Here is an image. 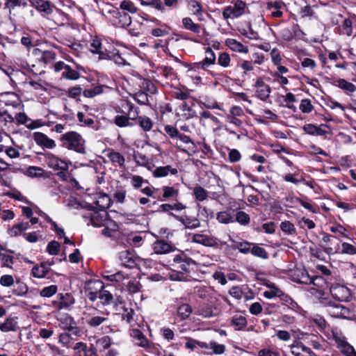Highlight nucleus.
I'll return each instance as SVG.
<instances>
[{
  "label": "nucleus",
  "mask_w": 356,
  "mask_h": 356,
  "mask_svg": "<svg viewBox=\"0 0 356 356\" xmlns=\"http://www.w3.org/2000/svg\"><path fill=\"white\" fill-rule=\"evenodd\" d=\"M44 173V170L40 167L30 166L26 170V175L31 177H41Z\"/></svg>",
  "instance_id": "60"
},
{
  "label": "nucleus",
  "mask_w": 356,
  "mask_h": 356,
  "mask_svg": "<svg viewBox=\"0 0 356 356\" xmlns=\"http://www.w3.org/2000/svg\"><path fill=\"white\" fill-rule=\"evenodd\" d=\"M130 335L133 338L136 346L144 348L149 352L154 348V343L149 341L140 330L133 329L131 331Z\"/></svg>",
  "instance_id": "12"
},
{
  "label": "nucleus",
  "mask_w": 356,
  "mask_h": 356,
  "mask_svg": "<svg viewBox=\"0 0 356 356\" xmlns=\"http://www.w3.org/2000/svg\"><path fill=\"white\" fill-rule=\"evenodd\" d=\"M193 191L195 200L198 202H203L208 197V192L200 186L194 187Z\"/></svg>",
  "instance_id": "51"
},
{
  "label": "nucleus",
  "mask_w": 356,
  "mask_h": 356,
  "mask_svg": "<svg viewBox=\"0 0 356 356\" xmlns=\"http://www.w3.org/2000/svg\"><path fill=\"white\" fill-rule=\"evenodd\" d=\"M62 77L69 80H77L80 77V74L77 71L72 69L68 65L65 70L63 72Z\"/></svg>",
  "instance_id": "55"
},
{
  "label": "nucleus",
  "mask_w": 356,
  "mask_h": 356,
  "mask_svg": "<svg viewBox=\"0 0 356 356\" xmlns=\"http://www.w3.org/2000/svg\"><path fill=\"white\" fill-rule=\"evenodd\" d=\"M120 8L122 10L127 11L132 14L136 13L138 11L137 7L131 1H122L120 3Z\"/></svg>",
  "instance_id": "62"
},
{
  "label": "nucleus",
  "mask_w": 356,
  "mask_h": 356,
  "mask_svg": "<svg viewBox=\"0 0 356 356\" xmlns=\"http://www.w3.org/2000/svg\"><path fill=\"white\" fill-rule=\"evenodd\" d=\"M93 195L94 201L92 204L94 205L92 207L100 211H106L105 210L109 207L111 204L110 197L107 194L102 193H97Z\"/></svg>",
  "instance_id": "17"
},
{
  "label": "nucleus",
  "mask_w": 356,
  "mask_h": 356,
  "mask_svg": "<svg viewBox=\"0 0 356 356\" xmlns=\"http://www.w3.org/2000/svg\"><path fill=\"white\" fill-rule=\"evenodd\" d=\"M234 220L241 225H247L250 222V218L245 211H240L236 213Z\"/></svg>",
  "instance_id": "59"
},
{
  "label": "nucleus",
  "mask_w": 356,
  "mask_h": 356,
  "mask_svg": "<svg viewBox=\"0 0 356 356\" xmlns=\"http://www.w3.org/2000/svg\"><path fill=\"white\" fill-rule=\"evenodd\" d=\"M330 291L333 298L341 302L348 301L351 297L350 289L343 284H332Z\"/></svg>",
  "instance_id": "11"
},
{
  "label": "nucleus",
  "mask_w": 356,
  "mask_h": 356,
  "mask_svg": "<svg viewBox=\"0 0 356 356\" xmlns=\"http://www.w3.org/2000/svg\"><path fill=\"white\" fill-rule=\"evenodd\" d=\"M291 353L294 356H314L313 351L302 342L296 340L290 346Z\"/></svg>",
  "instance_id": "15"
},
{
  "label": "nucleus",
  "mask_w": 356,
  "mask_h": 356,
  "mask_svg": "<svg viewBox=\"0 0 356 356\" xmlns=\"http://www.w3.org/2000/svg\"><path fill=\"white\" fill-rule=\"evenodd\" d=\"M271 92L270 87L268 85L265 86L264 88H260L259 89H257L256 93L257 97L262 100V101H266Z\"/></svg>",
  "instance_id": "58"
},
{
  "label": "nucleus",
  "mask_w": 356,
  "mask_h": 356,
  "mask_svg": "<svg viewBox=\"0 0 356 356\" xmlns=\"http://www.w3.org/2000/svg\"><path fill=\"white\" fill-rule=\"evenodd\" d=\"M108 162H111L115 167H118L120 169L125 168V158L120 152L113 149H108L105 154Z\"/></svg>",
  "instance_id": "16"
},
{
  "label": "nucleus",
  "mask_w": 356,
  "mask_h": 356,
  "mask_svg": "<svg viewBox=\"0 0 356 356\" xmlns=\"http://www.w3.org/2000/svg\"><path fill=\"white\" fill-rule=\"evenodd\" d=\"M108 312H100L94 307H90L83 312L86 323L91 327H96L108 320Z\"/></svg>",
  "instance_id": "4"
},
{
  "label": "nucleus",
  "mask_w": 356,
  "mask_h": 356,
  "mask_svg": "<svg viewBox=\"0 0 356 356\" xmlns=\"http://www.w3.org/2000/svg\"><path fill=\"white\" fill-rule=\"evenodd\" d=\"M33 140L35 143L43 149H53L56 147V141L42 132H34Z\"/></svg>",
  "instance_id": "14"
},
{
  "label": "nucleus",
  "mask_w": 356,
  "mask_h": 356,
  "mask_svg": "<svg viewBox=\"0 0 356 356\" xmlns=\"http://www.w3.org/2000/svg\"><path fill=\"white\" fill-rule=\"evenodd\" d=\"M298 339L305 341L307 343L312 346L315 350L323 349V346L319 341L318 336L305 332H300Z\"/></svg>",
  "instance_id": "24"
},
{
  "label": "nucleus",
  "mask_w": 356,
  "mask_h": 356,
  "mask_svg": "<svg viewBox=\"0 0 356 356\" xmlns=\"http://www.w3.org/2000/svg\"><path fill=\"white\" fill-rule=\"evenodd\" d=\"M90 51L99 55V60H106L110 58V55L104 49L101 40L97 38L92 40L90 45Z\"/></svg>",
  "instance_id": "20"
},
{
  "label": "nucleus",
  "mask_w": 356,
  "mask_h": 356,
  "mask_svg": "<svg viewBox=\"0 0 356 356\" xmlns=\"http://www.w3.org/2000/svg\"><path fill=\"white\" fill-rule=\"evenodd\" d=\"M307 284L309 285L308 291L317 298H322L328 287V282L321 276L311 277V282Z\"/></svg>",
  "instance_id": "7"
},
{
  "label": "nucleus",
  "mask_w": 356,
  "mask_h": 356,
  "mask_svg": "<svg viewBox=\"0 0 356 356\" xmlns=\"http://www.w3.org/2000/svg\"><path fill=\"white\" fill-rule=\"evenodd\" d=\"M106 220V212H94L90 216V221L95 227H102L104 225V222Z\"/></svg>",
  "instance_id": "35"
},
{
  "label": "nucleus",
  "mask_w": 356,
  "mask_h": 356,
  "mask_svg": "<svg viewBox=\"0 0 356 356\" xmlns=\"http://www.w3.org/2000/svg\"><path fill=\"white\" fill-rule=\"evenodd\" d=\"M32 7L44 15H50L53 12L52 6L49 1L45 0H29Z\"/></svg>",
  "instance_id": "22"
},
{
  "label": "nucleus",
  "mask_w": 356,
  "mask_h": 356,
  "mask_svg": "<svg viewBox=\"0 0 356 356\" xmlns=\"http://www.w3.org/2000/svg\"><path fill=\"white\" fill-rule=\"evenodd\" d=\"M77 119L81 126L95 127V121L89 114L83 112H78Z\"/></svg>",
  "instance_id": "38"
},
{
  "label": "nucleus",
  "mask_w": 356,
  "mask_h": 356,
  "mask_svg": "<svg viewBox=\"0 0 356 356\" xmlns=\"http://www.w3.org/2000/svg\"><path fill=\"white\" fill-rule=\"evenodd\" d=\"M240 32L243 35L249 38L250 40H257L259 38V33L253 30L250 24H248L247 26L243 28Z\"/></svg>",
  "instance_id": "50"
},
{
  "label": "nucleus",
  "mask_w": 356,
  "mask_h": 356,
  "mask_svg": "<svg viewBox=\"0 0 356 356\" xmlns=\"http://www.w3.org/2000/svg\"><path fill=\"white\" fill-rule=\"evenodd\" d=\"M225 45L232 51L242 54H248L249 48L241 42L234 38H227L225 41Z\"/></svg>",
  "instance_id": "23"
},
{
  "label": "nucleus",
  "mask_w": 356,
  "mask_h": 356,
  "mask_svg": "<svg viewBox=\"0 0 356 356\" xmlns=\"http://www.w3.org/2000/svg\"><path fill=\"white\" fill-rule=\"evenodd\" d=\"M336 237L330 234H325L323 236V241L327 245L325 252L328 254L339 252V244H334V240Z\"/></svg>",
  "instance_id": "26"
},
{
  "label": "nucleus",
  "mask_w": 356,
  "mask_h": 356,
  "mask_svg": "<svg viewBox=\"0 0 356 356\" xmlns=\"http://www.w3.org/2000/svg\"><path fill=\"white\" fill-rule=\"evenodd\" d=\"M177 172L178 170L176 168L168 165L156 168L152 172V175L154 177L161 178L167 177L169 174L172 175H177Z\"/></svg>",
  "instance_id": "25"
},
{
  "label": "nucleus",
  "mask_w": 356,
  "mask_h": 356,
  "mask_svg": "<svg viewBox=\"0 0 356 356\" xmlns=\"http://www.w3.org/2000/svg\"><path fill=\"white\" fill-rule=\"evenodd\" d=\"M291 280L299 284H307L311 282V277L305 268H296L291 271Z\"/></svg>",
  "instance_id": "19"
},
{
  "label": "nucleus",
  "mask_w": 356,
  "mask_h": 356,
  "mask_svg": "<svg viewBox=\"0 0 356 356\" xmlns=\"http://www.w3.org/2000/svg\"><path fill=\"white\" fill-rule=\"evenodd\" d=\"M177 312L181 320H185L191 315L192 308L188 304H181L178 307Z\"/></svg>",
  "instance_id": "49"
},
{
  "label": "nucleus",
  "mask_w": 356,
  "mask_h": 356,
  "mask_svg": "<svg viewBox=\"0 0 356 356\" xmlns=\"http://www.w3.org/2000/svg\"><path fill=\"white\" fill-rule=\"evenodd\" d=\"M118 258L121 264L127 268H133L136 265L137 257L133 251H121L119 253Z\"/></svg>",
  "instance_id": "18"
},
{
  "label": "nucleus",
  "mask_w": 356,
  "mask_h": 356,
  "mask_svg": "<svg viewBox=\"0 0 356 356\" xmlns=\"http://www.w3.org/2000/svg\"><path fill=\"white\" fill-rule=\"evenodd\" d=\"M136 120H138V125L143 131H149L152 129L154 123L149 118L145 115L139 116L138 115Z\"/></svg>",
  "instance_id": "42"
},
{
  "label": "nucleus",
  "mask_w": 356,
  "mask_h": 356,
  "mask_svg": "<svg viewBox=\"0 0 356 356\" xmlns=\"http://www.w3.org/2000/svg\"><path fill=\"white\" fill-rule=\"evenodd\" d=\"M177 220L183 224V225L187 229H196L200 227V222L197 218H191L187 216H178L173 213H170Z\"/></svg>",
  "instance_id": "27"
},
{
  "label": "nucleus",
  "mask_w": 356,
  "mask_h": 356,
  "mask_svg": "<svg viewBox=\"0 0 356 356\" xmlns=\"http://www.w3.org/2000/svg\"><path fill=\"white\" fill-rule=\"evenodd\" d=\"M59 140L62 147L76 153L84 154L86 152V140L76 131H70L60 136Z\"/></svg>",
  "instance_id": "2"
},
{
  "label": "nucleus",
  "mask_w": 356,
  "mask_h": 356,
  "mask_svg": "<svg viewBox=\"0 0 356 356\" xmlns=\"http://www.w3.org/2000/svg\"><path fill=\"white\" fill-rule=\"evenodd\" d=\"M101 14L117 28H127L131 24V17L129 14L120 11L118 8L110 3L106 4L102 8Z\"/></svg>",
  "instance_id": "1"
},
{
  "label": "nucleus",
  "mask_w": 356,
  "mask_h": 356,
  "mask_svg": "<svg viewBox=\"0 0 356 356\" xmlns=\"http://www.w3.org/2000/svg\"><path fill=\"white\" fill-rule=\"evenodd\" d=\"M56 59V53L54 51L46 50L42 54L40 60L45 64L50 63Z\"/></svg>",
  "instance_id": "64"
},
{
  "label": "nucleus",
  "mask_w": 356,
  "mask_h": 356,
  "mask_svg": "<svg viewBox=\"0 0 356 356\" xmlns=\"http://www.w3.org/2000/svg\"><path fill=\"white\" fill-rule=\"evenodd\" d=\"M104 288V284L99 280L88 281L86 284V293L88 298L91 301H95Z\"/></svg>",
  "instance_id": "9"
},
{
  "label": "nucleus",
  "mask_w": 356,
  "mask_h": 356,
  "mask_svg": "<svg viewBox=\"0 0 356 356\" xmlns=\"http://www.w3.org/2000/svg\"><path fill=\"white\" fill-rule=\"evenodd\" d=\"M181 23L185 29L191 31V32L197 34L200 33V25L194 23L191 17H184L181 20Z\"/></svg>",
  "instance_id": "36"
},
{
  "label": "nucleus",
  "mask_w": 356,
  "mask_h": 356,
  "mask_svg": "<svg viewBox=\"0 0 356 356\" xmlns=\"http://www.w3.org/2000/svg\"><path fill=\"white\" fill-rule=\"evenodd\" d=\"M328 312L334 318H345L348 309L341 305H331L329 306Z\"/></svg>",
  "instance_id": "32"
},
{
  "label": "nucleus",
  "mask_w": 356,
  "mask_h": 356,
  "mask_svg": "<svg viewBox=\"0 0 356 356\" xmlns=\"http://www.w3.org/2000/svg\"><path fill=\"white\" fill-rule=\"evenodd\" d=\"M331 333L332 339L334 340L337 348L343 355L356 356V351L353 346L346 340L337 329H332Z\"/></svg>",
  "instance_id": "5"
},
{
  "label": "nucleus",
  "mask_w": 356,
  "mask_h": 356,
  "mask_svg": "<svg viewBox=\"0 0 356 356\" xmlns=\"http://www.w3.org/2000/svg\"><path fill=\"white\" fill-rule=\"evenodd\" d=\"M265 286L268 289L264 292V296L267 299H272L276 297L280 298L283 296V291L274 283L267 282Z\"/></svg>",
  "instance_id": "29"
},
{
  "label": "nucleus",
  "mask_w": 356,
  "mask_h": 356,
  "mask_svg": "<svg viewBox=\"0 0 356 356\" xmlns=\"http://www.w3.org/2000/svg\"><path fill=\"white\" fill-rule=\"evenodd\" d=\"M353 33V22L352 21L347 18L345 19L339 27V34L350 36Z\"/></svg>",
  "instance_id": "44"
},
{
  "label": "nucleus",
  "mask_w": 356,
  "mask_h": 356,
  "mask_svg": "<svg viewBox=\"0 0 356 356\" xmlns=\"http://www.w3.org/2000/svg\"><path fill=\"white\" fill-rule=\"evenodd\" d=\"M172 246L165 241H157L153 245V250L156 254H166L172 250Z\"/></svg>",
  "instance_id": "34"
},
{
  "label": "nucleus",
  "mask_w": 356,
  "mask_h": 356,
  "mask_svg": "<svg viewBox=\"0 0 356 356\" xmlns=\"http://www.w3.org/2000/svg\"><path fill=\"white\" fill-rule=\"evenodd\" d=\"M324 126L321 124L320 126H316L314 124H306L302 127V129L304 131L312 136H325L327 134V132L321 129V127Z\"/></svg>",
  "instance_id": "33"
},
{
  "label": "nucleus",
  "mask_w": 356,
  "mask_h": 356,
  "mask_svg": "<svg viewBox=\"0 0 356 356\" xmlns=\"http://www.w3.org/2000/svg\"><path fill=\"white\" fill-rule=\"evenodd\" d=\"M103 86H97L92 88L85 90L83 95L86 97L92 98L103 92Z\"/></svg>",
  "instance_id": "63"
},
{
  "label": "nucleus",
  "mask_w": 356,
  "mask_h": 356,
  "mask_svg": "<svg viewBox=\"0 0 356 356\" xmlns=\"http://www.w3.org/2000/svg\"><path fill=\"white\" fill-rule=\"evenodd\" d=\"M57 291L58 286L52 284L42 289L40 291V295L43 298H51L57 293Z\"/></svg>",
  "instance_id": "54"
},
{
  "label": "nucleus",
  "mask_w": 356,
  "mask_h": 356,
  "mask_svg": "<svg viewBox=\"0 0 356 356\" xmlns=\"http://www.w3.org/2000/svg\"><path fill=\"white\" fill-rule=\"evenodd\" d=\"M163 196L161 200H166L170 198H177L179 195V190L172 186L163 187Z\"/></svg>",
  "instance_id": "48"
},
{
  "label": "nucleus",
  "mask_w": 356,
  "mask_h": 356,
  "mask_svg": "<svg viewBox=\"0 0 356 356\" xmlns=\"http://www.w3.org/2000/svg\"><path fill=\"white\" fill-rule=\"evenodd\" d=\"M28 286L27 285L22 282L19 279H16L15 280V287L13 291V293L17 296H24L28 292Z\"/></svg>",
  "instance_id": "41"
},
{
  "label": "nucleus",
  "mask_w": 356,
  "mask_h": 356,
  "mask_svg": "<svg viewBox=\"0 0 356 356\" xmlns=\"http://www.w3.org/2000/svg\"><path fill=\"white\" fill-rule=\"evenodd\" d=\"M233 5L225 6L222 10V17L225 19L238 18L242 16L246 9V3L242 0L232 1Z\"/></svg>",
  "instance_id": "6"
},
{
  "label": "nucleus",
  "mask_w": 356,
  "mask_h": 356,
  "mask_svg": "<svg viewBox=\"0 0 356 356\" xmlns=\"http://www.w3.org/2000/svg\"><path fill=\"white\" fill-rule=\"evenodd\" d=\"M301 35H304V33L298 25L293 26L292 29L289 28L283 29L280 33L282 40L286 42L291 41L295 37L300 38Z\"/></svg>",
  "instance_id": "21"
},
{
  "label": "nucleus",
  "mask_w": 356,
  "mask_h": 356,
  "mask_svg": "<svg viewBox=\"0 0 356 356\" xmlns=\"http://www.w3.org/2000/svg\"><path fill=\"white\" fill-rule=\"evenodd\" d=\"M195 103L193 99H188L186 102H184L180 105V109L185 112L184 115L187 118L193 117L195 112L193 111V106Z\"/></svg>",
  "instance_id": "39"
},
{
  "label": "nucleus",
  "mask_w": 356,
  "mask_h": 356,
  "mask_svg": "<svg viewBox=\"0 0 356 356\" xmlns=\"http://www.w3.org/2000/svg\"><path fill=\"white\" fill-rule=\"evenodd\" d=\"M130 120L131 118H129V116L118 114L114 118V123L119 127H126L132 125Z\"/></svg>",
  "instance_id": "47"
},
{
  "label": "nucleus",
  "mask_w": 356,
  "mask_h": 356,
  "mask_svg": "<svg viewBox=\"0 0 356 356\" xmlns=\"http://www.w3.org/2000/svg\"><path fill=\"white\" fill-rule=\"evenodd\" d=\"M280 229L287 235H295L296 234V229L294 225L289 220L282 222L280 224Z\"/></svg>",
  "instance_id": "53"
},
{
  "label": "nucleus",
  "mask_w": 356,
  "mask_h": 356,
  "mask_svg": "<svg viewBox=\"0 0 356 356\" xmlns=\"http://www.w3.org/2000/svg\"><path fill=\"white\" fill-rule=\"evenodd\" d=\"M270 55L271 61L274 65L282 63L283 54L277 48L273 49Z\"/></svg>",
  "instance_id": "57"
},
{
  "label": "nucleus",
  "mask_w": 356,
  "mask_h": 356,
  "mask_svg": "<svg viewBox=\"0 0 356 356\" xmlns=\"http://www.w3.org/2000/svg\"><path fill=\"white\" fill-rule=\"evenodd\" d=\"M210 350L206 352L207 354L221 355L224 353L225 350V346L223 344H219L214 341H210Z\"/></svg>",
  "instance_id": "52"
},
{
  "label": "nucleus",
  "mask_w": 356,
  "mask_h": 356,
  "mask_svg": "<svg viewBox=\"0 0 356 356\" xmlns=\"http://www.w3.org/2000/svg\"><path fill=\"white\" fill-rule=\"evenodd\" d=\"M312 321L327 335L329 339H332L331 330L333 328L330 327L325 320L322 316L315 315L312 318Z\"/></svg>",
  "instance_id": "31"
},
{
  "label": "nucleus",
  "mask_w": 356,
  "mask_h": 356,
  "mask_svg": "<svg viewBox=\"0 0 356 356\" xmlns=\"http://www.w3.org/2000/svg\"><path fill=\"white\" fill-rule=\"evenodd\" d=\"M73 296L70 293H60L57 295L56 300L52 301V305L56 309H67L74 303Z\"/></svg>",
  "instance_id": "13"
},
{
  "label": "nucleus",
  "mask_w": 356,
  "mask_h": 356,
  "mask_svg": "<svg viewBox=\"0 0 356 356\" xmlns=\"http://www.w3.org/2000/svg\"><path fill=\"white\" fill-rule=\"evenodd\" d=\"M191 239L192 242L206 247H217L218 245V241L216 237L203 232L193 234Z\"/></svg>",
  "instance_id": "10"
},
{
  "label": "nucleus",
  "mask_w": 356,
  "mask_h": 356,
  "mask_svg": "<svg viewBox=\"0 0 356 356\" xmlns=\"http://www.w3.org/2000/svg\"><path fill=\"white\" fill-rule=\"evenodd\" d=\"M216 220L221 224H229L235 222L234 217L227 211H219L216 213Z\"/></svg>",
  "instance_id": "43"
},
{
  "label": "nucleus",
  "mask_w": 356,
  "mask_h": 356,
  "mask_svg": "<svg viewBox=\"0 0 356 356\" xmlns=\"http://www.w3.org/2000/svg\"><path fill=\"white\" fill-rule=\"evenodd\" d=\"M43 156L44 161L49 168L54 170H68L69 163L65 160L50 152H46Z\"/></svg>",
  "instance_id": "8"
},
{
  "label": "nucleus",
  "mask_w": 356,
  "mask_h": 356,
  "mask_svg": "<svg viewBox=\"0 0 356 356\" xmlns=\"http://www.w3.org/2000/svg\"><path fill=\"white\" fill-rule=\"evenodd\" d=\"M113 107L115 113L128 115L131 120H136L139 115V108L128 99H120Z\"/></svg>",
  "instance_id": "3"
},
{
  "label": "nucleus",
  "mask_w": 356,
  "mask_h": 356,
  "mask_svg": "<svg viewBox=\"0 0 356 356\" xmlns=\"http://www.w3.org/2000/svg\"><path fill=\"white\" fill-rule=\"evenodd\" d=\"M8 99L5 101L6 105L11 106L14 108L21 106V100L19 97L15 93H8Z\"/></svg>",
  "instance_id": "56"
},
{
  "label": "nucleus",
  "mask_w": 356,
  "mask_h": 356,
  "mask_svg": "<svg viewBox=\"0 0 356 356\" xmlns=\"http://www.w3.org/2000/svg\"><path fill=\"white\" fill-rule=\"evenodd\" d=\"M194 15L198 17L199 20L203 19V10L200 3L196 0H191L188 3Z\"/></svg>",
  "instance_id": "46"
},
{
  "label": "nucleus",
  "mask_w": 356,
  "mask_h": 356,
  "mask_svg": "<svg viewBox=\"0 0 356 356\" xmlns=\"http://www.w3.org/2000/svg\"><path fill=\"white\" fill-rule=\"evenodd\" d=\"M335 85L344 90L347 94L353 93L356 91V86L343 79L337 80Z\"/></svg>",
  "instance_id": "37"
},
{
  "label": "nucleus",
  "mask_w": 356,
  "mask_h": 356,
  "mask_svg": "<svg viewBox=\"0 0 356 356\" xmlns=\"http://www.w3.org/2000/svg\"><path fill=\"white\" fill-rule=\"evenodd\" d=\"M138 1L143 6H151L161 13L165 12V6L161 0H138Z\"/></svg>",
  "instance_id": "40"
},
{
  "label": "nucleus",
  "mask_w": 356,
  "mask_h": 356,
  "mask_svg": "<svg viewBox=\"0 0 356 356\" xmlns=\"http://www.w3.org/2000/svg\"><path fill=\"white\" fill-rule=\"evenodd\" d=\"M29 227V222H20L13 225L9 230V234L11 236H17Z\"/></svg>",
  "instance_id": "45"
},
{
  "label": "nucleus",
  "mask_w": 356,
  "mask_h": 356,
  "mask_svg": "<svg viewBox=\"0 0 356 356\" xmlns=\"http://www.w3.org/2000/svg\"><path fill=\"white\" fill-rule=\"evenodd\" d=\"M52 263L42 262L39 266H35L32 269L33 277L37 278H42L49 272Z\"/></svg>",
  "instance_id": "28"
},
{
  "label": "nucleus",
  "mask_w": 356,
  "mask_h": 356,
  "mask_svg": "<svg viewBox=\"0 0 356 356\" xmlns=\"http://www.w3.org/2000/svg\"><path fill=\"white\" fill-rule=\"evenodd\" d=\"M0 330L3 332L15 330V323L13 318H7L3 323L0 324Z\"/></svg>",
  "instance_id": "61"
},
{
  "label": "nucleus",
  "mask_w": 356,
  "mask_h": 356,
  "mask_svg": "<svg viewBox=\"0 0 356 356\" xmlns=\"http://www.w3.org/2000/svg\"><path fill=\"white\" fill-rule=\"evenodd\" d=\"M230 325L234 327L235 330H243L248 325V321L244 316L236 314L232 317Z\"/></svg>",
  "instance_id": "30"
}]
</instances>
